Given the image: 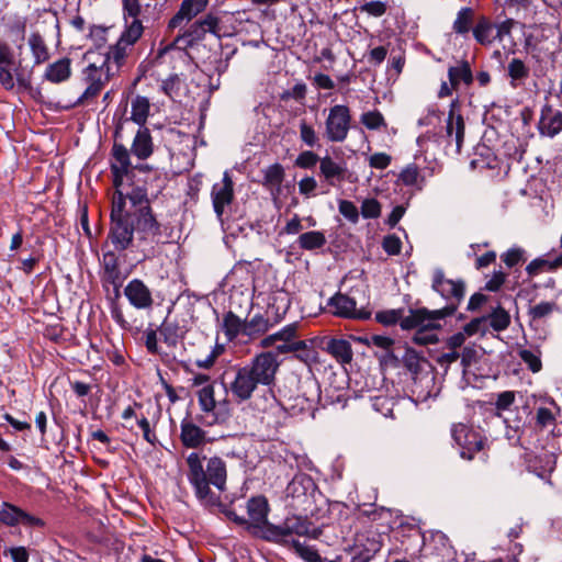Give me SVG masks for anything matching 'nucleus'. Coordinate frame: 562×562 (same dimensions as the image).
I'll use <instances>...</instances> for the list:
<instances>
[{
    "label": "nucleus",
    "instance_id": "6e6d98bb",
    "mask_svg": "<svg viewBox=\"0 0 562 562\" xmlns=\"http://www.w3.org/2000/svg\"><path fill=\"white\" fill-rule=\"evenodd\" d=\"M23 510L15 505L3 503L0 509V522L9 527H15L21 524Z\"/></svg>",
    "mask_w": 562,
    "mask_h": 562
},
{
    "label": "nucleus",
    "instance_id": "b1692460",
    "mask_svg": "<svg viewBox=\"0 0 562 562\" xmlns=\"http://www.w3.org/2000/svg\"><path fill=\"white\" fill-rule=\"evenodd\" d=\"M181 442L187 448H199L205 442V431L201 429L193 420L184 418L181 422Z\"/></svg>",
    "mask_w": 562,
    "mask_h": 562
},
{
    "label": "nucleus",
    "instance_id": "49530a36",
    "mask_svg": "<svg viewBox=\"0 0 562 562\" xmlns=\"http://www.w3.org/2000/svg\"><path fill=\"white\" fill-rule=\"evenodd\" d=\"M125 27L120 38L122 43L133 46L143 35L144 25L143 20H128L124 21Z\"/></svg>",
    "mask_w": 562,
    "mask_h": 562
},
{
    "label": "nucleus",
    "instance_id": "f03ea898",
    "mask_svg": "<svg viewBox=\"0 0 562 562\" xmlns=\"http://www.w3.org/2000/svg\"><path fill=\"white\" fill-rule=\"evenodd\" d=\"M321 390L316 380L307 378L297 379V394H282L278 398L271 390L255 400V407L262 413V419L269 426L279 427L289 416H297L314 409L315 403L321 398Z\"/></svg>",
    "mask_w": 562,
    "mask_h": 562
},
{
    "label": "nucleus",
    "instance_id": "774afa93",
    "mask_svg": "<svg viewBox=\"0 0 562 562\" xmlns=\"http://www.w3.org/2000/svg\"><path fill=\"white\" fill-rule=\"evenodd\" d=\"M324 401L325 404H341L345 406L347 402V391L344 386L327 387L325 389Z\"/></svg>",
    "mask_w": 562,
    "mask_h": 562
},
{
    "label": "nucleus",
    "instance_id": "9b49d317",
    "mask_svg": "<svg viewBox=\"0 0 562 562\" xmlns=\"http://www.w3.org/2000/svg\"><path fill=\"white\" fill-rule=\"evenodd\" d=\"M328 308L335 316L351 319H369L371 311L366 307H357L356 301L347 294L337 293L328 301Z\"/></svg>",
    "mask_w": 562,
    "mask_h": 562
},
{
    "label": "nucleus",
    "instance_id": "f257e3e1",
    "mask_svg": "<svg viewBox=\"0 0 562 562\" xmlns=\"http://www.w3.org/2000/svg\"><path fill=\"white\" fill-rule=\"evenodd\" d=\"M187 479L201 505L207 508L220 507L227 518L238 525H246L247 519L235 514L229 506L221 504L220 495L211 488L213 485L220 492L225 490L227 471L224 460L220 457L207 459L191 452L187 457Z\"/></svg>",
    "mask_w": 562,
    "mask_h": 562
},
{
    "label": "nucleus",
    "instance_id": "7ed1b4c3",
    "mask_svg": "<svg viewBox=\"0 0 562 562\" xmlns=\"http://www.w3.org/2000/svg\"><path fill=\"white\" fill-rule=\"evenodd\" d=\"M279 367L278 356L272 351H262L247 364L237 367L235 376L229 383V392L234 400L238 403L250 400L259 385L271 390Z\"/></svg>",
    "mask_w": 562,
    "mask_h": 562
},
{
    "label": "nucleus",
    "instance_id": "dca6fc26",
    "mask_svg": "<svg viewBox=\"0 0 562 562\" xmlns=\"http://www.w3.org/2000/svg\"><path fill=\"white\" fill-rule=\"evenodd\" d=\"M211 196L214 212L222 220L225 207L231 205L234 199V183L228 171L224 172L221 182L213 184Z\"/></svg>",
    "mask_w": 562,
    "mask_h": 562
},
{
    "label": "nucleus",
    "instance_id": "39448f33",
    "mask_svg": "<svg viewBox=\"0 0 562 562\" xmlns=\"http://www.w3.org/2000/svg\"><path fill=\"white\" fill-rule=\"evenodd\" d=\"M110 217L111 226L108 238L115 250H126L133 243L135 231L131 223V211L125 210V198L120 190H116L113 195Z\"/></svg>",
    "mask_w": 562,
    "mask_h": 562
},
{
    "label": "nucleus",
    "instance_id": "a18cd8bd",
    "mask_svg": "<svg viewBox=\"0 0 562 562\" xmlns=\"http://www.w3.org/2000/svg\"><path fill=\"white\" fill-rule=\"evenodd\" d=\"M284 178V169L280 164H273L263 171V186L271 191H280V186Z\"/></svg>",
    "mask_w": 562,
    "mask_h": 562
},
{
    "label": "nucleus",
    "instance_id": "a878e982",
    "mask_svg": "<svg viewBox=\"0 0 562 562\" xmlns=\"http://www.w3.org/2000/svg\"><path fill=\"white\" fill-rule=\"evenodd\" d=\"M154 144L148 128L139 127L134 136L131 153L139 160H145L151 156Z\"/></svg>",
    "mask_w": 562,
    "mask_h": 562
},
{
    "label": "nucleus",
    "instance_id": "aec40b11",
    "mask_svg": "<svg viewBox=\"0 0 562 562\" xmlns=\"http://www.w3.org/2000/svg\"><path fill=\"white\" fill-rule=\"evenodd\" d=\"M446 135L454 140L457 151L460 153L464 139V120L458 112V104L453 101L450 105L449 115L446 122Z\"/></svg>",
    "mask_w": 562,
    "mask_h": 562
},
{
    "label": "nucleus",
    "instance_id": "9d476101",
    "mask_svg": "<svg viewBox=\"0 0 562 562\" xmlns=\"http://www.w3.org/2000/svg\"><path fill=\"white\" fill-rule=\"evenodd\" d=\"M451 437L454 445L459 447L460 456L463 459L471 460L476 452L483 449L484 442L481 434L465 424L452 425Z\"/></svg>",
    "mask_w": 562,
    "mask_h": 562
},
{
    "label": "nucleus",
    "instance_id": "3c124183",
    "mask_svg": "<svg viewBox=\"0 0 562 562\" xmlns=\"http://www.w3.org/2000/svg\"><path fill=\"white\" fill-rule=\"evenodd\" d=\"M438 328H440V325L437 322H431V325L420 327L414 334L413 341L420 346L436 344L438 337L435 330Z\"/></svg>",
    "mask_w": 562,
    "mask_h": 562
},
{
    "label": "nucleus",
    "instance_id": "13d9d810",
    "mask_svg": "<svg viewBox=\"0 0 562 562\" xmlns=\"http://www.w3.org/2000/svg\"><path fill=\"white\" fill-rule=\"evenodd\" d=\"M360 123L370 131H378L386 127L384 116L378 110L363 112L360 116Z\"/></svg>",
    "mask_w": 562,
    "mask_h": 562
},
{
    "label": "nucleus",
    "instance_id": "5fc2aeb1",
    "mask_svg": "<svg viewBox=\"0 0 562 562\" xmlns=\"http://www.w3.org/2000/svg\"><path fill=\"white\" fill-rule=\"evenodd\" d=\"M527 53L532 56L537 61H542L553 53L552 45L540 43L533 37H529L526 42Z\"/></svg>",
    "mask_w": 562,
    "mask_h": 562
},
{
    "label": "nucleus",
    "instance_id": "f3484780",
    "mask_svg": "<svg viewBox=\"0 0 562 562\" xmlns=\"http://www.w3.org/2000/svg\"><path fill=\"white\" fill-rule=\"evenodd\" d=\"M124 295L130 304L137 310L150 308L154 302L150 290L139 279H133L126 284Z\"/></svg>",
    "mask_w": 562,
    "mask_h": 562
},
{
    "label": "nucleus",
    "instance_id": "bb28decb",
    "mask_svg": "<svg viewBox=\"0 0 562 562\" xmlns=\"http://www.w3.org/2000/svg\"><path fill=\"white\" fill-rule=\"evenodd\" d=\"M111 70L112 68L108 65V63H102L100 66H97L95 64H89L83 69V81L89 86H97L98 88L103 89L112 76Z\"/></svg>",
    "mask_w": 562,
    "mask_h": 562
},
{
    "label": "nucleus",
    "instance_id": "f704fd0d",
    "mask_svg": "<svg viewBox=\"0 0 562 562\" xmlns=\"http://www.w3.org/2000/svg\"><path fill=\"white\" fill-rule=\"evenodd\" d=\"M102 266L104 269V277L108 282L113 284L115 289L121 285L120 270H119V258L116 254L109 250L103 254Z\"/></svg>",
    "mask_w": 562,
    "mask_h": 562
},
{
    "label": "nucleus",
    "instance_id": "6ab92c4d",
    "mask_svg": "<svg viewBox=\"0 0 562 562\" xmlns=\"http://www.w3.org/2000/svg\"><path fill=\"white\" fill-rule=\"evenodd\" d=\"M131 154L128 149L122 145L114 143L112 147L111 171L114 177V186L119 187L123 178L128 173L131 168Z\"/></svg>",
    "mask_w": 562,
    "mask_h": 562
},
{
    "label": "nucleus",
    "instance_id": "1a4fd4ad",
    "mask_svg": "<svg viewBox=\"0 0 562 562\" xmlns=\"http://www.w3.org/2000/svg\"><path fill=\"white\" fill-rule=\"evenodd\" d=\"M220 19L206 14L203 19L193 22L182 34L177 35V44L192 48L204 40L207 33L220 37Z\"/></svg>",
    "mask_w": 562,
    "mask_h": 562
},
{
    "label": "nucleus",
    "instance_id": "2eb2a0df",
    "mask_svg": "<svg viewBox=\"0 0 562 562\" xmlns=\"http://www.w3.org/2000/svg\"><path fill=\"white\" fill-rule=\"evenodd\" d=\"M296 329H297L296 323L289 324V325L284 326L282 329H280L279 331L265 337L260 341V346L262 348H268V347L273 346L277 341H283L284 342L283 345H280L277 347V349L280 352L283 353V352H288V351L301 350V349L305 348V342L302 340L292 341V339L295 337Z\"/></svg>",
    "mask_w": 562,
    "mask_h": 562
},
{
    "label": "nucleus",
    "instance_id": "393cba45",
    "mask_svg": "<svg viewBox=\"0 0 562 562\" xmlns=\"http://www.w3.org/2000/svg\"><path fill=\"white\" fill-rule=\"evenodd\" d=\"M316 486L313 479L305 473H297L291 480L285 488L288 497L300 499L306 497L315 491Z\"/></svg>",
    "mask_w": 562,
    "mask_h": 562
},
{
    "label": "nucleus",
    "instance_id": "72a5a7b5",
    "mask_svg": "<svg viewBox=\"0 0 562 562\" xmlns=\"http://www.w3.org/2000/svg\"><path fill=\"white\" fill-rule=\"evenodd\" d=\"M472 33L475 41L484 46L491 45L496 40L495 25L485 16L477 20Z\"/></svg>",
    "mask_w": 562,
    "mask_h": 562
},
{
    "label": "nucleus",
    "instance_id": "4c0bfd02",
    "mask_svg": "<svg viewBox=\"0 0 562 562\" xmlns=\"http://www.w3.org/2000/svg\"><path fill=\"white\" fill-rule=\"evenodd\" d=\"M562 266V254L554 259L539 257L531 260L526 267V271L530 277L537 276L543 271H552Z\"/></svg>",
    "mask_w": 562,
    "mask_h": 562
},
{
    "label": "nucleus",
    "instance_id": "37998d69",
    "mask_svg": "<svg viewBox=\"0 0 562 562\" xmlns=\"http://www.w3.org/2000/svg\"><path fill=\"white\" fill-rule=\"evenodd\" d=\"M29 46L34 58V64L40 65L46 61L49 58L48 48L43 40V37L34 32L29 37Z\"/></svg>",
    "mask_w": 562,
    "mask_h": 562
},
{
    "label": "nucleus",
    "instance_id": "8fccbe9b",
    "mask_svg": "<svg viewBox=\"0 0 562 562\" xmlns=\"http://www.w3.org/2000/svg\"><path fill=\"white\" fill-rule=\"evenodd\" d=\"M269 308L273 310L278 317L284 315L290 307V296L284 290H277L268 299Z\"/></svg>",
    "mask_w": 562,
    "mask_h": 562
},
{
    "label": "nucleus",
    "instance_id": "2f4dec72",
    "mask_svg": "<svg viewBox=\"0 0 562 562\" xmlns=\"http://www.w3.org/2000/svg\"><path fill=\"white\" fill-rule=\"evenodd\" d=\"M434 381L435 378L429 373L413 378L411 391L416 403H424L431 397V387L434 386Z\"/></svg>",
    "mask_w": 562,
    "mask_h": 562
},
{
    "label": "nucleus",
    "instance_id": "4be33fe9",
    "mask_svg": "<svg viewBox=\"0 0 562 562\" xmlns=\"http://www.w3.org/2000/svg\"><path fill=\"white\" fill-rule=\"evenodd\" d=\"M538 127L541 135L554 137L562 131V112L550 105H544L541 110Z\"/></svg>",
    "mask_w": 562,
    "mask_h": 562
},
{
    "label": "nucleus",
    "instance_id": "603ef678",
    "mask_svg": "<svg viewBox=\"0 0 562 562\" xmlns=\"http://www.w3.org/2000/svg\"><path fill=\"white\" fill-rule=\"evenodd\" d=\"M380 551V543L375 540H368L366 546H356L351 562H370Z\"/></svg>",
    "mask_w": 562,
    "mask_h": 562
},
{
    "label": "nucleus",
    "instance_id": "a211bd4d",
    "mask_svg": "<svg viewBox=\"0 0 562 562\" xmlns=\"http://www.w3.org/2000/svg\"><path fill=\"white\" fill-rule=\"evenodd\" d=\"M207 3L209 0H183L177 13L170 19L168 27L176 29L189 23L205 10Z\"/></svg>",
    "mask_w": 562,
    "mask_h": 562
},
{
    "label": "nucleus",
    "instance_id": "c756f323",
    "mask_svg": "<svg viewBox=\"0 0 562 562\" xmlns=\"http://www.w3.org/2000/svg\"><path fill=\"white\" fill-rule=\"evenodd\" d=\"M397 181L405 187L422 191L426 183V176L416 164L406 165L400 172Z\"/></svg>",
    "mask_w": 562,
    "mask_h": 562
},
{
    "label": "nucleus",
    "instance_id": "ea45409f",
    "mask_svg": "<svg viewBox=\"0 0 562 562\" xmlns=\"http://www.w3.org/2000/svg\"><path fill=\"white\" fill-rule=\"evenodd\" d=\"M448 77L452 88H457L461 82L470 85L473 80L472 71L468 61H462L448 69Z\"/></svg>",
    "mask_w": 562,
    "mask_h": 562
},
{
    "label": "nucleus",
    "instance_id": "e433bc0d",
    "mask_svg": "<svg viewBox=\"0 0 562 562\" xmlns=\"http://www.w3.org/2000/svg\"><path fill=\"white\" fill-rule=\"evenodd\" d=\"M123 196L125 198V210L136 211L150 206L147 189L144 187L132 188V190L127 192L126 195L123 194Z\"/></svg>",
    "mask_w": 562,
    "mask_h": 562
},
{
    "label": "nucleus",
    "instance_id": "6e6552de",
    "mask_svg": "<svg viewBox=\"0 0 562 562\" xmlns=\"http://www.w3.org/2000/svg\"><path fill=\"white\" fill-rule=\"evenodd\" d=\"M350 109L345 104H336L328 110L325 120L324 136L328 142L342 143L351 128Z\"/></svg>",
    "mask_w": 562,
    "mask_h": 562
},
{
    "label": "nucleus",
    "instance_id": "c03bdc74",
    "mask_svg": "<svg viewBox=\"0 0 562 562\" xmlns=\"http://www.w3.org/2000/svg\"><path fill=\"white\" fill-rule=\"evenodd\" d=\"M271 324L262 315H255L249 321L244 322V335L249 338L258 337L269 330Z\"/></svg>",
    "mask_w": 562,
    "mask_h": 562
},
{
    "label": "nucleus",
    "instance_id": "7c9ffc66",
    "mask_svg": "<svg viewBox=\"0 0 562 562\" xmlns=\"http://www.w3.org/2000/svg\"><path fill=\"white\" fill-rule=\"evenodd\" d=\"M71 60L67 57L60 58L49 64L45 70L44 77L53 83H60L69 79L71 75Z\"/></svg>",
    "mask_w": 562,
    "mask_h": 562
},
{
    "label": "nucleus",
    "instance_id": "4d7b16f0",
    "mask_svg": "<svg viewBox=\"0 0 562 562\" xmlns=\"http://www.w3.org/2000/svg\"><path fill=\"white\" fill-rule=\"evenodd\" d=\"M128 47H131V45H127V43H122V40L119 38L115 45L109 47V50L105 53L102 63H108L109 66H111V63H114L116 68H119L126 56V50Z\"/></svg>",
    "mask_w": 562,
    "mask_h": 562
},
{
    "label": "nucleus",
    "instance_id": "412c9836",
    "mask_svg": "<svg viewBox=\"0 0 562 562\" xmlns=\"http://www.w3.org/2000/svg\"><path fill=\"white\" fill-rule=\"evenodd\" d=\"M198 400L201 411L205 416L199 417V422L211 426L216 423L217 417L214 413L216 407L215 390L213 384H206L198 391Z\"/></svg>",
    "mask_w": 562,
    "mask_h": 562
},
{
    "label": "nucleus",
    "instance_id": "473e14b6",
    "mask_svg": "<svg viewBox=\"0 0 562 562\" xmlns=\"http://www.w3.org/2000/svg\"><path fill=\"white\" fill-rule=\"evenodd\" d=\"M561 409L554 401H550V406H540L536 411V428L547 429L554 425Z\"/></svg>",
    "mask_w": 562,
    "mask_h": 562
},
{
    "label": "nucleus",
    "instance_id": "864d4df0",
    "mask_svg": "<svg viewBox=\"0 0 562 562\" xmlns=\"http://www.w3.org/2000/svg\"><path fill=\"white\" fill-rule=\"evenodd\" d=\"M403 363L405 368L414 375H420V370L424 363H426L425 359L420 356L419 352L414 350L413 348H406L404 355L402 356Z\"/></svg>",
    "mask_w": 562,
    "mask_h": 562
},
{
    "label": "nucleus",
    "instance_id": "052dcab7",
    "mask_svg": "<svg viewBox=\"0 0 562 562\" xmlns=\"http://www.w3.org/2000/svg\"><path fill=\"white\" fill-rule=\"evenodd\" d=\"M473 20V12L470 8H462L459 10L457 18L453 22V31L458 34H467Z\"/></svg>",
    "mask_w": 562,
    "mask_h": 562
},
{
    "label": "nucleus",
    "instance_id": "c9c22d12",
    "mask_svg": "<svg viewBox=\"0 0 562 562\" xmlns=\"http://www.w3.org/2000/svg\"><path fill=\"white\" fill-rule=\"evenodd\" d=\"M507 74L510 78V86L518 88L525 85L530 75L529 68L519 58H513L507 66Z\"/></svg>",
    "mask_w": 562,
    "mask_h": 562
},
{
    "label": "nucleus",
    "instance_id": "f8f14e48",
    "mask_svg": "<svg viewBox=\"0 0 562 562\" xmlns=\"http://www.w3.org/2000/svg\"><path fill=\"white\" fill-rule=\"evenodd\" d=\"M131 223H133L134 231L140 239H154L160 234V224L153 214L150 206L131 211Z\"/></svg>",
    "mask_w": 562,
    "mask_h": 562
},
{
    "label": "nucleus",
    "instance_id": "79ce46f5",
    "mask_svg": "<svg viewBox=\"0 0 562 562\" xmlns=\"http://www.w3.org/2000/svg\"><path fill=\"white\" fill-rule=\"evenodd\" d=\"M483 317L486 321L487 329L491 328L497 333L505 330L510 324V315L501 306H497L488 315Z\"/></svg>",
    "mask_w": 562,
    "mask_h": 562
},
{
    "label": "nucleus",
    "instance_id": "338daca9",
    "mask_svg": "<svg viewBox=\"0 0 562 562\" xmlns=\"http://www.w3.org/2000/svg\"><path fill=\"white\" fill-rule=\"evenodd\" d=\"M516 394L514 391H504L496 395L495 408L497 416L510 409L515 403Z\"/></svg>",
    "mask_w": 562,
    "mask_h": 562
},
{
    "label": "nucleus",
    "instance_id": "680f3d73",
    "mask_svg": "<svg viewBox=\"0 0 562 562\" xmlns=\"http://www.w3.org/2000/svg\"><path fill=\"white\" fill-rule=\"evenodd\" d=\"M291 549L305 562H326V559H323L314 547L304 542L299 541Z\"/></svg>",
    "mask_w": 562,
    "mask_h": 562
},
{
    "label": "nucleus",
    "instance_id": "c85d7f7f",
    "mask_svg": "<svg viewBox=\"0 0 562 562\" xmlns=\"http://www.w3.org/2000/svg\"><path fill=\"white\" fill-rule=\"evenodd\" d=\"M319 171L328 184L335 186L336 181L344 180L346 167L342 162H337L331 157L325 156L319 160Z\"/></svg>",
    "mask_w": 562,
    "mask_h": 562
},
{
    "label": "nucleus",
    "instance_id": "de8ad7c7",
    "mask_svg": "<svg viewBox=\"0 0 562 562\" xmlns=\"http://www.w3.org/2000/svg\"><path fill=\"white\" fill-rule=\"evenodd\" d=\"M560 307L559 305L551 301H543L540 302L533 306H530L528 310V316L530 318V322H539L542 319L548 318L552 313L559 312Z\"/></svg>",
    "mask_w": 562,
    "mask_h": 562
},
{
    "label": "nucleus",
    "instance_id": "09e8293b",
    "mask_svg": "<svg viewBox=\"0 0 562 562\" xmlns=\"http://www.w3.org/2000/svg\"><path fill=\"white\" fill-rule=\"evenodd\" d=\"M299 246L305 250H315L322 248L326 244L324 233L318 231H311L300 235Z\"/></svg>",
    "mask_w": 562,
    "mask_h": 562
},
{
    "label": "nucleus",
    "instance_id": "cd10ccee",
    "mask_svg": "<svg viewBox=\"0 0 562 562\" xmlns=\"http://www.w3.org/2000/svg\"><path fill=\"white\" fill-rule=\"evenodd\" d=\"M324 350L342 366L350 363L352 360L351 345L345 339H328L324 346Z\"/></svg>",
    "mask_w": 562,
    "mask_h": 562
},
{
    "label": "nucleus",
    "instance_id": "bf43d9fd",
    "mask_svg": "<svg viewBox=\"0 0 562 562\" xmlns=\"http://www.w3.org/2000/svg\"><path fill=\"white\" fill-rule=\"evenodd\" d=\"M182 80L178 74H172L162 80L160 89L171 100H177L181 95Z\"/></svg>",
    "mask_w": 562,
    "mask_h": 562
},
{
    "label": "nucleus",
    "instance_id": "0eeeda50",
    "mask_svg": "<svg viewBox=\"0 0 562 562\" xmlns=\"http://www.w3.org/2000/svg\"><path fill=\"white\" fill-rule=\"evenodd\" d=\"M192 318L193 315L190 308L175 313L169 311L158 329L165 344L169 347H176L189 331Z\"/></svg>",
    "mask_w": 562,
    "mask_h": 562
},
{
    "label": "nucleus",
    "instance_id": "5701e85b",
    "mask_svg": "<svg viewBox=\"0 0 562 562\" xmlns=\"http://www.w3.org/2000/svg\"><path fill=\"white\" fill-rule=\"evenodd\" d=\"M441 317L435 315V311H428L426 308L411 310L407 316L401 315L400 325L402 329H419L423 326L431 325V322H438Z\"/></svg>",
    "mask_w": 562,
    "mask_h": 562
},
{
    "label": "nucleus",
    "instance_id": "423d86ee",
    "mask_svg": "<svg viewBox=\"0 0 562 562\" xmlns=\"http://www.w3.org/2000/svg\"><path fill=\"white\" fill-rule=\"evenodd\" d=\"M431 288L447 301L445 307L435 310V315L441 317V319L453 315L464 297L463 281L447 279L441 269H436L432 276Z\"/></svg>",
    "mask_w": 562,
    "mask_h": 562
},
{
    "label": "nucleus",
    "instance_id": "a19ab883",
    "mask_svg": "<svg viewBox=\"0 0 562 562\" xmlns=\"http://www.w3.org/2000/svg\"><path fill=\"white\" fill-rule=\"evenodd\" d=\"M149 100L146 97L137 95L132 100L131 104V120L144 127L149 114Z\"/></svg>",
    "mask_w": 562,
    "mask_h": 562
},
{
    "label": "nucleus",
    "instance_id": "ddd939ff",
    "mask_svg": "<svg viewBox=\"0 0 562 562\" xmlns=\"http://www.w3.org/2000/svg\"><path fill=\"white\" fill-rule=\"evenodd\" d=\"M188 46L177 44V37L158 49L156 60L158 64H170L173 69L190 67L193 64Z\"/></svg>",
    "mask_w": 562,
    "mask_h": 562
},
{
    "label": "nucleus",
    "instance_id": "e2e57ef3",
    "mask_svg": "<svg viewBox=\"0 0 562 562\" xmlns=\"http://www.w3.org/2000/svg\"><path fill=\"white\" fill-rule=\"evenodd\" d=\"M359 340L369 347H376L385 351L386 355H391L394 345V340L384 335H372L370 337L359 338Z\"/></svg>",
    "mask_w": 562,
    "mask_h": 562
},
{
    "label": "nucleus",
    "instance_id": "4468645a",
    "mask_svg": "<svg viewBox=\"0 0 562 562\" xmlns=\"http://www.w3.org/2000/svg\"><path fill=\"white\" fill-rule=\"evenodd\" d=\"M247 527L259 531L263 539V530L266 526L272 525L268 521L269 504L265 496H254L247 502Z\"/></svg>",
    "mask_w": 562,
    "mask_h": 562
},
{
    "label": "nucleus",
    "instance_id": "20e7f679",
    "mask_svg": "<svg viewBox=\"0 0 562 562\" xmlns=\"http://www.w3.org/2000/svg\"><path fill=\"white\" fill-rule=\"evenodd\" d=\"M322 531L306 516L291 515L278 525L266 526L263 539L292 548L300 537L317 539Z\"/></svg>",
    "mask_w": 562,
    "mask_h": 562
},
{
    "label": "nucleus",
    "instance_id": "58836bf2",
    "mask_svg": "<svg viewBox=\"0 0 562 562\" xmlns=\"http://www.w3.org/2000/svg\"><path fill=\"white\" fill-rule=\"evenodd\" d=\"M221 327L228 341H233L240 334L244 335V322L233 312L224 315Z\"/></svg>",
    "mask_w": 562,
    "mask_h": 562
},
{
    "label": "nucleus",
    "instance_id": "69168bd1",
    "mask_svg": "<svg viewBox=\"0 0 562 562\" xmlns=\"http://www.w3.org/2000/svg\"><path fill=\"white\" fill-rule=\"evenodd\" d=\"M539 350L531 349H521L519 350V357L524 361V363L531 370L533 373L539 372L542 368V362L540 359Z\"/></svg>",
    "mask_w": 562,
    "mask_h": 562
},
{
    "label": "nucleus",
    "instance_id": "0e129e2a",
    "mask_svg": "<svg viewBox=\"0 0 562 562\" xmlns=\"http://www.w3.org/2000/svg\"><path fill=\"white\" fill-rule=\"evenodd\" d=\"M300 139L308 147H315L319 145V137L312 124H308L305 120L300 121Z\"/></svg>",
    "mask_w": 562,
    "mask_h": 562
}]
</instances>
